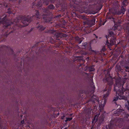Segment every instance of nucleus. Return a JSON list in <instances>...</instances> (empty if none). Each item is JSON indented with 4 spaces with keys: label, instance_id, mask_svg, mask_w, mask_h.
<instances>
[{
    "label": "nucleus",
    "instance_id": "obj_2",
    "mask_svg": "<svg viewBox=\"0 0 129 129\" xmlns=\"http://www.w3.org/2000/svg\"><path fill=\"white\" fill-rule=\"evenodd\" d=\"M123 92V90L122 89H118V91H116V93H117V97L114 98V99L113 100V101H115L118 99H124L123 97L122 96V94Z\"/></svg>",
    "mask_w": 129,
    "mask_h": 129
},
{
    "label": "nucleus",
    "instance_id": "obj_4",
    "mask_svg": "<svg viewBox=\"0 0 129 129\" xmlns=\"http://www.w3.org/2000/svg\"><path fill=\"white\" fill-rule=\"evenodd\" d=\"M115 43V41L112 42V40H111L110 41V44H109L108 43H107L106 44L107 45V46L109 47V46H110V45H113Z\"/></svg>",
    "mask_w": 129,
    "mask_h": 129
},
{
    "label": "nucleus",
    "instance_id": "obj_22",
    "mask_svg": "<svg viewBox=\"0 0 129 129\" xmlns=\"http://www.w3.org/2000/svg\"><path fill=\"white\" fill-rule=\"evenodd\" d=\"M65 129H67V128H65Z\"/></svg>",
    "mask_w": 129,
    "mask_h": 129
},
{
    "label": "nucleus",
    "instance_id": "obj_17",
    "mask_svg": "<svg viewBox=\"0 0 129 129\" xmlns=\"http://www.w3.org/2000/svg\"><path fill=\"white\" fill-rule=\"evenodd\" d=\"M96 116H95L94 117V120H93V121H95V118H96Z\"/></svg>",
    "mask_w": 129,
    "mask_h": 129
},
{
    "label": "nucleus",
    "instance_id": "obj_20",
    "mask_svg": "<svg viewBox=\"0 0 129 129\" xmlns=\"http://www.w3.org/2000/svg\"><path fill=\"white\" fill-rule=\"evenodd\" d=\"M117 110L118 111H119V112H120V113H121V112H120L121 111H120V110H119L117 109Z\"/></svg>",
    "mask_w": 129,
    "mask_h": 129
},
{
    "label": "nucleus",
    "instance_id": "obj_19",
    "mask_svg": "<svg viewBox=\"0 0 129 129\" xmlns=\"http://www.w3.org/2000/svg\"><path fill=\"white\" fill-rule=\"evenodd\" d=\"M64 116H63V117H61V118L62 119H64Z\"/></svg>",
    "mask_w": 129,
    "mask_h": 129
},
{
    "label": "nucleus",
    "instance_id": "obj_3",
    "mask_svg": "<svg viewBox=\"0 0 129 129\" xmlns=\"http://www.w3.org/2000/svg\"><path fill=\"white\" fill-rule=\"evenodd\" d=\"M22 23L24 24V26H25L28 25L29 23V21L28 20L24 18L23 19V21H22Z\"/></svg>",
    "mask_w": 129,
    "mask_h": 129
},
{
    "label": "nucleus",
    "instance_id": "obj_8",
    "mask_svg": "<svg viewBox=\"0 0 129 129\" xmlns=\"http://www.w3.org/2000/svg\"><path fill=\"white\" fill-rule=\"evenodd\" d=\"M10 21H7L6 24L5 25V26L7 27L8 26L11 25V24H10Z\"/></svg>",
    "mask_w": 129,
    "mask_h": 129
},
{
    "label": "nucleus",
    "instance_id": "obj_11",
    "mask_svg": "<svg viewBox=\"0 0 129 129\" xmlns=\"http://www.w3.org/2000/svg\"><path fill=\"white\" fill-rule=\"evenodd\" d=\"M49 8L50 9H53L54 8V6L53 5H51L49 6Z\"/></svg>",
    "mask_w": 129,
    "mask_h": 129
},
{
    "label": "nucleus",
    "instance_id": "obj_13",
    "mask_svg": "<svg viewBox=\"0 0 129 129\" xmlns=\"http://www.w3.org/2000/svg\"><path fill=\"white\" fill-rule=\"evenodd\" d=\"M36 15L37 16H38V15H39V13L38 11H36Z\"/></svg>",
    "mask_w": 129,
    "mask_h": 129
},
{
    "label": "nucleus",
    "instance_id": "obj_26",
    "mask_svg": "<svg viewBox=\"0 0 129 129\" xmlns=\"http://www.w3.org/2000/svg\"><path fill=\"white\" fill-rule=\"evenodd\" d=\"M9 1H10L11 0H9Z\"/></svg>",
    "mask_w": 129,
    "mask_h": 129
},
{
    "label": "nucleus",
    "instance_id": "obj_9",
    "mask_svg": "<svg viewBox=\"0 0 129 129\" xmlns=\"http://www.w3.org/2000/svg\"><path fill=\"white\" fill-rule=\"evenodd\" d=\"M66 119V120H65L66 122H67L68 121H70L72 119V118H67Z\"/></svg>",
    "mask_w": 129,
    "mask_h": 129
},
{
    "label": "nucleus",
    "instance_id": "obj_23",
    "mask_svg": "<svg viewBox=\"0 0 129 129\" xmlns=\"http://www.w3.org/2000/svg\"><path fill=\"white\" fill-rule=\"evenodd\" d=\"M93 97H95V96H94Z\"/></svg>",
    "mask_w": 129,
    "mask_h": 129
},
{
    "label": "nucleus",
    "instance_id": "obj_14",
    "mask_svg": "<svg viewBox=\"0 0 129 129\" xmlns=\"http://www.w3.org/2000/svg\"><path fill=\"white\" fill-rule=\"evenodd\" d=\"M18 20H17V19H16L15 20V21H14V23H14L15 25L16 24V23H17V21ZM18 22V21H17V22Z\"/></svg>",
    "mask_w": 129,
    "mask_h": 129
},
{
    "label": "nucleus",
    "instance_id": "obj_15",
    "mask_svg": "<svg viewBox=\"0 0 129 129\" xmlns=\"http://www.w3.org/2000/svg\"><path fill=\"white\" fill-rule=\"evenodd\" d=\"M109 37L110 36H107V35L106 36V37L107 38V41H108V38H109Z\"/></svg>",
    "mask_w": 129,
    "mask_h": 129
},
{
    "label": "nucleus",
    "instance_id": "obj_1",
    "mask_svg": "<svg viewBox=\"0 0 129 129\" xmlns=\"http://www.w3.org/2000/svg\"><path fill=\"white\" fill-rule=\"evenodd\" d=\"M111 88V86H107L106 87L105 89L103 91V99L104 100V103H105L106 100L110 93Z\"/></svg>",
    "mask_w": 129,
    "mask_h": 129
},
{
    "label": "nucleus",
    "instance_id": "obj_18",
    "mask_svg": "<svg viewBox=\"0 0 129 129\" xmlns=\"http://www.w3.org/2000/svg\"><path fill=\"white\" fill-rule=\"evenodd\" d=\"M24 123V121H23H23H22L21 122V123L22 124H23Z\"/></svg>",
    "mask_w": 129,
    "mask_h": 129
},
{
    "label": "nucleus",
    "instance_id": "obj_16",
    "mask_svg": "<svg viewBox=\"0 0 129 129\" xmlns=\"http://www.w3.org/2000/svg\"><path fill=\"white\" fill-rule=\"evenodd\" d=\"M75 39L76 40H79V38L78 37H77Z\"/></svg>",
    "mask_w": 129,
    "mask_h": 129
},
{
    "label": "nucleus",
    "instance_id": "obj_7",
    "mask_svg": "<svg viewBox=\"0 0 129 129\" xmlns=\"http://www.w3.org/2000/svg\"><path fill=\"white\" fill-rule=\"evenodd\" d=\"M123 5L125 6L127 4V2L126 0H125L122 3Z\"/></svg>",
    "mask_w": 129,
    "mask_h": 129
},
{
    "label": "nucleus",
    "instance_id": "obj_6",
    "mask_svg": "<svg viewBox=\"0 0 129 129\" xmlns=\"http://www.w3.org/2000/svg\"><path fill=\"white\" fill-rule=\"evenodd\" d=\"M38 27L39 28V30L41 31L43 30L44 29V28L42 26H39Z\"/></svg>",
    "mask_w": 129,
    "mask_h": 129
},
{
    "label": "nucleus",
    "instance_id": "obj_25",
    "mask_svg": "<svg viewBox=\"0 0 129 129\" xmlns=\"http://www.w3.org/2000/svg\"><path fill=\"white\" fill-rule=\"evenodd\" d=\"M37 17L38 18V16Z\"/></svg>",
    "mask_w": 129,
    "mask_h": 129
},
{
    "label": "nucleus",
    "instance_id": "obj_24",
    "mask_svg": "<svg viewBox=\"0 0 129 129\" xmlns=\"http://www.w3.org/2000/svg\"><path fill=\"white\" fill-rule=\"evenodd\" d=\"M104 23L103 24V25H104Z\"/></svg>",
    "mask_w": 129,
    "mask_h": 129
},
{
    "label": "nucleus",
    "instance_id": "obj_21",
    "mask_svg": "<svg viewBox=\"0 0 129 129\" xmlns=\"http://www.w3.org/2000/svg\"><path fill=\"white\" fill-rule=\"evenodd\" d=\"M8 13L9 14H10V13H11V12H8Z\"/></svg>",
    "mask_w": 129,
    "mask_h": 129
},
{
    "label": "nucleus",
    "instance_id": "obj_12",
    "mask_svg": "<svg viewBox=\"0 0 129 129\" xmlns=\"http://www.w3.org/2000/svg\"><path fill=\"white\" fill-rule=\"evenodd\" d=\"M122 13L123 14H124V12H125V9H124V8H123L122 10Z\"/></svg>",
    "mask_w": 129,
    "mask_h": 129
},
{
    "label": "nucleus",
    "instance_id": "obj_10",
    "mask_svg": "<svg viewBox=\"0 0 129 129\" xmlns=\"http://www.w3.org/2000/svg\"><path fill=\"white\" fill-rule=\"evenodd\" d=\"M118 87L117 86V85L116 84V85L115 86L114 88V91H116V90L118 89Z\"/></svg>",
    "mask_w": 129,
    "mask_h": 129
},
{
    "label": "nucleus",
    "instance_id": "obj_5",
    "mask_svg": "<svg viewBox=\"0 0 129 129\" xmlns=\"http://www.w3.org/2000/svg\"><path fill=\"white\" fill-rule=\"evenodd\" d=\"M125 107L127 108V109L129 110V102L127 101L125 105Z\"/></svg>",
    "mask_w": 129,
    "mask_h": 129
}]
</instances>
